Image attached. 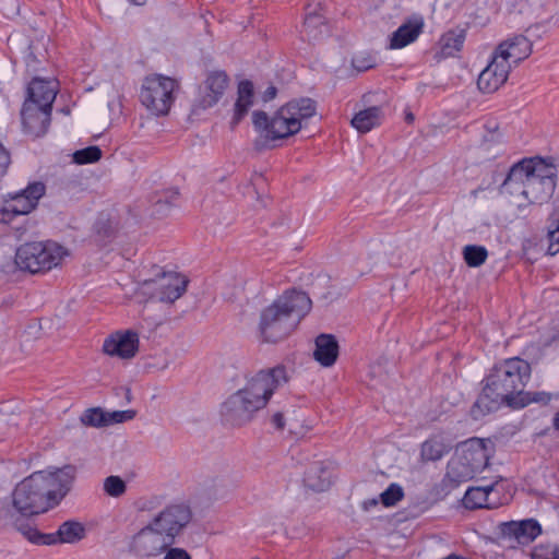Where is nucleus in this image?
Masks as SVG:
<instances>
[{
    "label": "nucleus",
    "instance_id": "nucleus-22",
    "mask_svg": "<svg viewBox=\"0 0 559 559\" xmlns=\"http://www.w3.org/2000/svg\"><path fill=\"white\" fill-rule=\"evenodd\" d=\"M28 98L25 102H34L44 108H52V103L57 95V84L55 81H46L35 78L28 86Z\"/></svg>",
    "mask_w": 559,
    "mask_h": 559
},
{
    "label": "nucleus",
    "instance_id": "nucleus-25",
    "mask_svg": "<svg viewBox=\"0 0 559 559\" xmlns=\"http://www.w3.org/2000/svg\"><path fill=\"white\" fill-rule=\"evenodd\" d=\"M451 441L443 435H435L421 444L423 461H438L451 449Z\"/></svg>",
    "mask_w": 559,
    "mask_h": 559
},
{
    "label": "nucleus",
    "instance_id": "nucleus-19",
    "mask_svg": "<svg viewBox=\"0 0 559 559\" xmlns=\"http://www.w3.org/2000/svg\"><path fill=\"white\" fill-rule=\"evenodd\" d=\"M510 71V67L492 53L490 62L478 75V90L484 94L497 92L507 82Z\"/></svg>",
    "mask_w": 559,
    "mask_h": 559
},
{
    "label": "nucleus",
    "instance_id": "nucleus-12",
    "mask_svg": "<svg viewBox=\"0 0 559 559\" xmlns=\"http://www.w3.org/2000/svg\"><path fill=\"white\" fill-rule=\"evenodd\" d=\"M173 544L167 540L148 523L134 534L129 544V550L138 558L157 557Z\"/></svg>",
    "mask_w": 559,
    "mask_h": 559
},
{
    "label": "nucleus",
    "instance_id": "nucleus-3",
    "mask_svg": "<svg viewBox=\"0 0 559 559\" xmlns=\"http://www.w3.org/2000/svg\"><path fill=\"white\" fill-rule=\"evenodd\" d=\"M530 376V364L518 357L496 365L485 379L483 392L472 407V416L478 419L501 405L512 408L518 392L525 386Z\"/></svg>",
    "mask_w": 559,
    "mask_h": 559
},
{
    "label": "nucleus",
    "instance_id": "nucleus-46",
    "mask_svg": "<svg viewBox=\"0 0 559 559\" xmlns=\"http://www.w3.org/2000/svg\"><path fill=\"white\" fill-rule=\"evenodd\" d=\"M353 64L355 68H357L358 70H366V69H369L372 67V62H367V63H360L359 59L358 58H355L353 60Z\"/></svg>",
    "mask_w": 559,
    "mask_h": 559
},
{
    "label": "nucleus",
    "instance_id": "nucleus-54",
    "mask_svg": "<svg viewBox=\"0 0 559 559\" xmlns=\"http://www.w3.org/2000/svg\"><path fill=\"white\" fill-rule=\"evenodd\" d=\"M0 148H4V146L0 143Z\"/></svg>",
    "mask_w": 559,
    "mask_h": 559
},
{
    "label": "nucleus",
    "instance_id": "nucleus-50",
    "mask_svg": "<svg viewBox=\"0 0 559 559\" xmlns=\"http://www.w3.org/2000/svg\"><path fill=\"white\" fill-rule=\"evenodd\" d=\"M364 504H365V509H368L369 506H377L378 501L376 499H372V500L366 501Z\"/></svg>",
    "mask_w": 559,
    "mask_h": 559
},
{
    "label": "nucleus",
    "instance_id": "nucleus-45",
    "mask_svg": "<svg viewBox=\"0 0 559 559\" xmlns=\"http://www.w3.org/2000/svg\"><path fill=\"white\" fill-rule=\"evenodd\" d=\"M276 92L277 91H276L275 86L267 87L266 91L263 94V99L265 102L272 100L276 96Z\"/></svg>",
    "mask_w": 559,
    "mask_h": 559
},
{
    "label": "nucleus",
    "instance_id": "nucleus-14",
    "mask_svg": "<svg viewBox=\"0 0 559 559\" xmlns=\"http://www.w3.org/2000/svg\"><path fill=\"white\" fill-rule=\"evenodd\" d=\"M503 133L497 122L485 124V132L479 144L475 147V158L478 163H489L504 153Z\"/></svg>",
    "mask_w": 559,
    "mask_h": 559
},
{
    "label": "nucleus",
    "instance_id": "nucleus-24",
    "mask_svg": "<svg viewBox=\"0 0 559 559\" xmlns=\"http://www.w3.org/2000/svg\"><path fill=\"white\" fill-rule=\"evenodd\" d=\"M329 29L324 19L319 13H308L300 31L302 40L316 43L328 35Z\"/></svg>",
    "mask_w": 559,
    "mask_h": 559
},
{
    "label": "nucleus",
    "instance_id": "nucleus-44",
    "mask_svg": "<svg viewBox=\"0 0 559 559\" xmlns=\"http://www.w3.org/2000/svg\"><path fill=\"white\" fill-rule=\"evenodd\" d=\"M272 424L276 429H284L285 423H284V416L282 413H275L271 418Z\"/></svg>",
    "mask_w": 559,
    "mask_h": 559
},
{
    "label": "nucleus",
    "instance_id": "nucleus-21",
    "mask_svg": "<svg viewBox=\"0 0 559 559\" xmlns=\"http://www.w3.org/2000/svg\"><path fill=\"white\" fill-rule=\"evenodd\" d=\"M44 194V183L34 182L27 186L24 190L16 192L12 195L10 194L5 199L11 204V207L16 210L14 211L16 215H26L36 207L38 200Z\"/></svg>",
    "mask_w": 559,
    "mask_h": 559
},
{
    "label": "nucleus",
    "instance_id": "nucleus-35",
    "mask_svg": "<svg viewBox=\"0 0 559 559\" xmlns=\"http://www.w3.org/2000/svg\"><path fill=\"white\" fill-rule=\"evenodd\" d=\"M81 421L85 426L104 427L107 426L106 412L102 408H90L81 416Z\"/></svg>",
    "mask_w": 559,
    "mask_h": 559
},
{
    "label": "nucleus",
    "instance_id": "nucleus-49",
    "mask_svg": "<svg viewBox=\"0 0 559 559\" xmlns=\"http://www.w3.org/2000/svg\"><path fill=\"white\" fill-rule=\"evenodd\" d=\"M386 8H396V9H400V5L396 4V1L395 0H391L389 1L386 4H385Z\"/></svg>",
    "mask_w": 559,
    "mask_h": 559
},
{
    "label": "nucleus",
    "instance_id": "nucleus-30",
    "mask_svg": "<svg viewBox=\"0 0 559 559\" xmlns=\"http://www.w3.org/2000/svg\"><path fill=\"white\" fill-rule=\"evenodd\" d=\"M8 514L10 516L11 524L13 525V527L17 532H20L27 540L34 544L47 543L45 540V536L39 534L37 528L33 526V524L28 520L24 521L22 519L23 516H21L19 513L12 510H8Z\"/></svg>",
    "mask_w": 559,
    "mask_h": 559
},
{
    "label": "nucleus",
    "instance_id": "nucleus-29",
    "mask_svg": "<svg viewBox=\"0 0 559 559\" xmlns=\"http://www.w3.org/2000/svg\"><path fill=\"white\" fill-rule=\"evenodd\" d=\"M491 490L492 486L469 488L463 497V504L467 509L493 508L496 504L489 501Z\"/></svg>",
    "mask_w": 559,
    "mask_h": 559
},
{
    "label": "nucleus",
    "instance_id": "nucleus-41",
    "mask_svg": "<svg viewBox=\"0 0 559 559\" xmlns=\"http://www.w3.org/2000/svg\"><path fill=\"white\" fill-rule=\"evenodd\" d=\"M15 209L11 207V204L7 199L0 204V223L8 224L10 223L16 215L14 212Z\"/></svg>",
    "mask_w": 559,
    "mask_h": 559
},
{
    "label": "nucleus",
    "instance_id": "nucleus-33",
    "mask_svg": "<svg viewBox=\"0 0 559 559\" xmlns=\"http://www.w3.org/2000/svg\"><path fill=\"white\" fill-rule=\"evenodd\" d=\"M463 259L469 267H478L483 265L487 258L488 251L483 246L467 245L462 250Z\"/></svg>",
    "mask_w": 559,
    "mask_h": 559
},
{
    "label": "nucleus",
    "instance_id": "nucleus-27",
    "mask_svg": "<svg viewBox=\"0 0 559 559\" xmlns=\"http://www.w3.org/2000/svg\"><path fill=\"white\" fill-rule=\"evenodd\" d=\"M253 84L248 81H241L238 84V97L235 104V112L233 123L237 124L246 116L250 107L253 105Z\"/></svg>",
    "mask_w": 559,
    "mask_h": 559
},
{
    "label": "nucleus",
    "instance_id": "nucleus-5",
    "mask_svg": "<svg viewBox=\"0 0 559 559\" xmlns=\"http://www.w3.org/2000/svg\"><path fill=\"white\" fill-rule=\"evenodd\" d=\"M310 309L311 300L305 293L286 292L261 311L259 337L265 343L286 338Z\"/></svg>",
    "mask_w": 559,
    "mask_h": 559
},
{
    "label": "nucleus",
    "instance_id": "nucleus-32",
    "mask_svg": "<svg viewBox=\"0 0 559 559\" xmlns=\"http://www.w3.org/2000/svg\"><path fill=\"white\" fill-rule=\"evenodd\" d=\"M464 33L462 31L447 32L440 38L441 52L444 57L454 56L459 52L464 43Z\"/></svg>",
    "mask_w": 559,
    "mask_h": 559
},
{
    "label": "nucleus",
    "instance_id": "nucleus-26",
    "mask_svg": "<svg viewBox=\"0 0 559 559\" xmlns=\"http://www.w3.org/2000/svg\"><path fill=\"white\" fill-rule=\"evenodd\" d=\"M382 116V108L380 106H371L359 110L353 117L350 123L358 132L367 133L380 124Z\"/></svg>",
    "mask_w": 559,
    "mask_h": 559
},
{
    "label": "nucleus",
    "instance_id": "nucleus-20",
    "mask_svg": "<svg viewBox=\"0 0 559 559\" xmlns=\"http://www.w3.org/2000/svg\"><path fill=\"white\" fill-rule=\"evenodd\" d=\"M425 27V19L421 14L414 13L404 19L401 25L389 38L390 49H402L415 43Z\"/></svg>",
    "mask_w": 559,
    "mask_h": 559
},
{
    "label": "nucleus",
    "instance_id": "nucleus-7",
    "mask_svg": "<svg viewBox=\"0 0 559 559\" xmlns=\"http://www.w3.org/2000/svg\"><path fill=\"white\" fill-rule=\"evenodd\" d=\"M483 439L473 438L459 444L448 463L447 477L452 483H464L483 472L490 457L491 449Z\"/></svg>",
    "mask_w": 559,
    "mask_h": 559
},
{
    "label": "nucleus",
    "instance_id": "nucleus-28",
    "mask_svg": "<svg viewBox=\"0 0 559 559\" xmlns=\"http://www.w3.org/2000/svg\"><path fill=\"white\" fill-rule=\"evenodd\" d=\"M304 484L313 491H324L331 485L330 473L321 463H314L305 472Z\"/></svg>",
    "mask_w": 559,
    "mask_h": 559
},
{
    "label": "nucleus",
    "instance_id": "nucleus-17",
    "mask_svg": "<svg viewBox=\"0 0 559 559\" xmlns=\"http://www.w3.org/2000/svg\"><path fill=\"white\" fill-rule=\"evenodd\" d=\"M499 527L502 538L508 540L511 547L527 545L542 533L540 525L535 520L504 522Z\"/></svg>",
    "mask_w": 559,
    "mask_h": 559
},
{
    "label": "nucleus",
    "instance_id": "nucleus-52",
    "mask_svg": "<svg viewBox=\"0 0 559 559\" xmlns=\"http://www.w3.org/2000/svg\"><path fill=\"white\" fill-rule=\"evenodd\" d=\"M130 1L133 2L136 5H142V4L145 3L146 0H130Z\"/></svg>",
    "mask_w": 559,
    "mask_h": 559
},
{
    "label": "nucleus",
    "instance_id": "nucleus-16",
    "mask_svg": "<svg viewBox=\"0 0 559 559\" xmlns=\"http://www.w3.org/2000/svg\"><path fill=\"white\" fill-rule=\"evenodd\" d=\"M492 53L512 69L530 57L532 43L524 35H515L501 41Z\"/></svg>",
    "mask_w": 559,
    "mask_h": 559
},
{
    "label": "nucleus",
    "instance_id": "nucleus-34",
    "mask_svg": "<svg viewBox=\"0 0 559 559\" xmlns=\"http://www.w3.org/2000/svg\"><path fill=\"white\" fill-rule=\"evenodd\" d=\"M550 401V395L545 392H525L523 389L518 392V397L512 404L513 409H519L527 406L531 403L547 404Z\"/></svg>",
    "mask_w": 559,
    "mask_h": 559
},
{
    "label": "nucleus",
    "instance_id": "nucleus-40",
    "mask_svg": "<svg viewBox=\"0 0 559 559\" xmlns=\"http://www.w3.org/2000/svg\"><path fill=\"white\" fill-rule=\"evenodd\" d=\"M532 559H559V548L554 545L538 546L534 549Z\"/></svg>",
    "mask_w": 559,
    "mask_h": 559
},
{
    "label": "nucleus",
    "instance_id": "nucleus-23",
    "mask_svg": "<svg viewBox=\"0 0 559 559\" xmlns=\"http://www.w3.org/2000/svg\"><path fill=\"white\" fill-rule=\"evenodd\" d=\"M338 356V345L334 336L321 334L316 338L314 359L323 367H331Z\"/></svg>",
    "mask_w": 559,
    "mask_h": 559
},
{
    "label": "nucleus",
    "instance_id": "nucleus-48",
    "mask_svg": "<svg viewBox=\"0 0 559 559\" xmlns=\"http://www.w3.org/2000/svg\"><path fill=\"white\" fill-rule=\"evenodd\" d=\"M554 427L559 431V412L554 417Z\"/></svg>",
    "mask_w": 559,
    "mask_h": 559
},
{
    "label": "nucleus",
    "instance_id": "nucleus-15",
    "mask_svg": "<svg viewBox=\"0 0 559 559\" xmlns=\"http://www.w3.org/2000/svg\"><path fill=\"white\" fill-rule=\"evenodd\" d=\"M229 87V79L224 71L211 72L200 87L195 109H207L216 105Z\"/></svg>",
    "mask_w": 559,
    "mask_h": 559
},
{
    "label": "nucleus",
    "instance_id": "nucleus-36",
    "mask_svg": "<svg viewBox=\"0 0 559 559\" xmlns=\"http://www.w3.org/2000/svg\"><path fill=\"white\" fill-rule=\"evenodd\" d=\"M102 157V150L98 146H88L73 153V160L79 165L95 163Z\"/></svg>",
    "mask_w": 559,
    "mask_h": 559
},
{
    "label": "nucleus",
    "instance_id": "nucleus-37",
    "mask_svg": "<svg viewBox=\"0 0 559 559\" xmlns=\"http://www.w3.org/2000/svg\"><path fill=\"white\" fill-rule=\"evenodd\" d=\"M404 497L403 488L397 484H391L381 495L380 499L384 507H393Z\"/></svg>",
    "mask_w": 559,
    "mask_h": 559
},
{
    "label": "nucleus",
    "instance_id": "nucleus-39",
    "mask_svg": "<svg viewBox=\"0 0 559 559\" xmlns=\"http://www.w3.org/2000/svg\"><path fill=\"white\" fill-rule=\"evenodd\" d=\"M135 415L134 409L106 412L107 426L132 420Z\"/></svg>",
    "mask_w": 559,
    "mask_h": 559
},
{
    "label": "nucleus",
    "instance_id": "nucleus-42",
    "mask_svg": "<svg viewBox=\"0 0 559 559\" xmlns=\"http://www.w3.org/2000/svg\"><path fill=\"white\" fill-rule=\"evenodd\" d=\"M164 559H191V556L182 548H169L165 551Z\"/></svg>",
    "mask_w": 559,
    "mask_h": 559
},
{
    "label": "nucleus",
    "instance_id": "nucleus-11",
    "mask_svg": "<svg viewBox=\"0 0 559 559\" xmlns=\"http://www.w3.org/2000/svg\"><path fill=\"white\" fill-rule=\"evenodd\" d=\"M191 519L192 511L190 507L183 502H178L166 506L151 519L148 524L174 544L176 537L182 533Z\"/></svg>",
    "mask_w": 559,
    "mask_h": 559
},
{
    "label": "nucleus",
    "instance_id": "nucleus-53",
    "mask_svg": "<svg viewBox=\"0 0 559 559\" xmlns=\"http://www.w3.org/2000/svg\"><path fill=\"white\" fill-rule=\"evenodd\" d=\"M477 193H478V190H474V191H472V194H473L474 197H476V195H477Z\"/></svg>",
    "mask_w": 559,
    "mask_h": 559
},
{
    "label": "nucleus",
    "instance_id": "nucleus-9",
    "mask_svg": "<svg viewBox=\"0 0 559 559\" xmlns=\"http://www.w3.org/2000/svg\"><path fill=\"white\" fill-rule=\"evenodd\" d=\"M176 88V81L169 76L148 75L141 85L140 102L151 115L165 116L171 108Z\"/></svg>",
    "mask_w": 559,
    "mask_h": 559
},
{
    "label": "nucleus",
    "instance_id": "nucleus-18",
    "mask_svg": "<svg viewBox=\"0 0 559 559\" xmlns=\"http://www.w3.org/2000/svg\"><path fill=\"white\" fill-rule=\"evenodd\" d=\"M50 115L51 108L25 102L21 111L24 131L34 138L44 135L50 124Z\"/></svg>",
    "mask_w": 559,
    "mask_h": 559
},
{
    "label": "nucleus",
    "instance_id": "nucleus-10",
    "mask_svg": "<svg viewBox=\"0 0 559 559\" xmlns=\"http://www.w3.org/2000/svg\"><path fill=\"white\" fill-rule=\"evenodd\" d=\"M188 278L176 272H164L155 278L145 280L141 285L143 295L165 304H174L187 290Z\"/></svg>",
    "mask_w": 559,
    "mask_h": 559
},
{
    "label": "nucleus",
    "instance_id": "nucleus-4",
    "mask_svg": "<svg viewBox=\"0 0 559 559\" xmlns=\"http://www.w3.org/2000/svg\"><path fill=\"white\" fill-rule=\"evenodd\" d=\"M556 168L540 158H524L514 164L502 183V192L512 198L518 207L542 204L555 191Z\"/></svg>",
    "mask_w": 559,
    "mask_h": 559
},
{
    "label": "nucleus",
    "instance_id": "nucleus-31",
    "mask_svg": "<svg viewBox=\"0 0 559 559\" xmlns=\"http://www.w3.org/2000/svg\"><path fill=\"white\" fill-rule=\"evenodd\" d=\"M57 536L61 543L73 544L84 538L85 528L80 522L67 521L59 526Z\"/></svg>",
    "mask_w": 559,
    "mask_h": 559
},
{
    "label": "nucleus",
    "instance_id": "nucleus-51",
    "mask_svg": "<svg viewBox=\"0 0 559 559\" xmlns=\"http://www.w3.org/2000/svg\"><path fill=\"white\" fill-rule=\"evenodd\" d=\"M507 1H508V3H510L511 5L514 7V5L519 4V3L524 2L525 0H507Z\"/></svg>",
    "mask_w": 559,
    "mask_h": 559
},
{
    "label": "nucleus",
    "instance_id": "nucleus-1",
    "mask_svg": "<svg viewBox=\"0 0 559 559\" xmlns=\"http://www.w3.org/2000/svg\"><path fill=\"white\" fill-rule=\"evenodd\" d=\"M75 475L72 465L33 473L16 485L10 510L25 519L46 512L67 496Z\"/></svg>",
    "mask_w": 559,
    "mask_h": 559
},
{
    "label": "nucleus",
    "instance_id": "nucleus-2",
    "mask_svg": "<svg viewBox=\"0 0 559 559\" xmlns=\"http://www.w3.org/2000/svg\"><path fill=\"white\" fill-rule=\"evenodd\" d=\"M288 380L287 369L283 365L247 377L243 385L223 403L221 414L224 420L233 426L248 424L267 405L274 391Z\"/></svg>",
    "mask_w": 559,
    "mask_h": 559
},
{
    "label": "nucleus",
    "instance_id": "nucleus-47",
    "mask_svg": "<svg viewBox=\"0 0 559 559\" xmlns=\"http://www.w3.org/2000/svg\"><path fill=\"white\" fill-rule=\"evenodd\" d=\"M148 367L151 368V365H148ZM167 367H168V361H166V360L163 364H160V365L152 366V368H155V369H158V370H165Z\"/></svg>",
    "mask_w": 559,
    "mask_h": 559
},
{
    "label": "nucleus",
    "instance_id": "nucleus-38",
    "mask_svg": "<svg viewBox=\"0 0 559 559\" xmlns=\"http://www.w3.org/2000/svg\"><path fill=\"white\" fill-rule=\"evenodd\" d=\"M127 485L119 476H108L104 480V490L110 497H120L126 492Z\"/></svg>",
    "mask_w": 559,
    "mask_h": 559
},
{
    "label": "nucleus",
    "instance_id": "nucleus-13",
    "mask_svg": "<svg viewBox=\"0 0 559 559\" xmlns=\"http://www.w3.org/2000/svg\"><path fill=\"white\" fill-rule=\"evenodd\" d=\"M139 334L132 330H119L109 334L103 343V353L111 358L130 360L139 352Z\"/></svg>",
    "mask_w": 559,
    "mask_h": 559
},
{
    "label": "nucleus",
    "instance_id": "nucleus-43",
    "mask_svg": "<svg viewBox=\"0 0 559 559\" xmlns=\"http://www.w3.org/2000/svg\"><path fill=\"white\" fill-rule=\"evenodd\" d=\"M10 165L9 152L4 148H0V175H3Z\"/></svg>",
    "mask_w": 559,
    "mask_h": 559
},
{
    "label": "nucleus",
    "instance_id": "nucleus-8",
    "mask_svg": "<svg viewBox=\"0 0 559 559\" xmlns=\"http://www.w3.org/2000/svg\"><path fill=\"white\" fill-rule=\"evenodd\" d=\"M69 255V249L56 241H29L16 249L14 265L21 271L36 274L61 266Z\"/></svg>",
    "mask_w": 559,
    "mask_h": 559
},
{
    "label": "nucleus",
    "instance_id": "nucleus-6",
    "mask_svg": "<svg viewBox=\"0 0 559 559\" xmlns=\"http://www.w3.org/2000/svg\"><path fill=\"white\" fill-rule=\"evenodd\" d=\"M316 111L317 106L312 99L299 98L282 106L271 119L264 111H254L252 122L267 139H286L298 133Z\"/></svg>",
    "mask_w": 559,
    "mask_h": 559
}]
</instances>
